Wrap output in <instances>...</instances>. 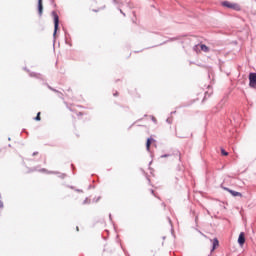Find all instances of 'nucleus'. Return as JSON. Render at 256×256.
Returning <instances> with one entry per match:
<instances>
[{"instance_id": "7", "label": "nucleus", "mask_w": 256, "mask_h": 256, "mask_svg": "<svg viewBox=\"0 0 256 256\" xmlns=\"http://www.w3.org/2000/svg\"><path fill=\"white\" fill-rule=\"evenodd\" d=\"M152 143H155V139H153V138H148L147 139V142H146V149H147V151H150V149H151V144Z\"/></svg>"}, {"instance_id": "11", "label": "nucleus", "mask_w": 256, "mask_h": 256, "mask_svg": "<svg viewBox=\"0 0 256 256\" xmlns=\"http://www.w3.org/2000/svg\"><path fill=\"white\" fill-rule=\"evenodd\" d=\"M221 154L224 155L225 157H227V155H229V153H227V151H225V149H221Z\"/></svg>"}, {"instance_id": "12", "label": "nucleus", "mask_w": 256, "mask_h": 256, "mask_svg": "<svg viewBox=\"0 0 256 256\" xmlns=\"http://www.w3.org/2000/svg\"><path fill=\"white\" fill-rule=\"evenodd\" d=\"M40 173H49V172L47 171V169L43 168L40 170Z\"/></svg>"}, {"instance_id": "15", "label": "nucleus", "mask_w": 256, "mask_h": 256, "mask_svg": "<svg viewBox=\"0 0 256 256\" xmlns=\"http://www.w3.org/2000/svg\"><path fill=\"white\" fill-rule=\"evenodd\" d=\"M161 157H169V155H162Z\"/></svg>"}, {"instance_id": "10", "label": "nucleus", "mask_w": 256, "mask_h": 256, "mask_svg": "<svg viewBox=\"0 0 256 256\" xmlns=\"http://www.w3.org/2000/svg\"><path fill=\"white\" fill-rule=\"evenodd\" d=\"M35 121H41V112L37 113V116L35 117Z\"/></svg>"}, {"instance_id": "4", "label": "nucleus", "mask_w": 256, "mask_h": 256, "mask_svg": "<svg viewBox=\"0 0 256 256\" xmlns=\"http://www.w3.org/2000/svg\"><path fill=\"white\" fill-rule=\"evenodd\" d=\"M201 49V51H203L204 53H209V47H207V45L205 44H200V45H196L194 46V51H197V49Z\"/></svg>"}, {"instance_id": "3", "label": "nucleus", "mask_w": 256, "mask_h": 256, "mask_svg": "<svg viewBox=\"0 0 256 256\" xmlns=\"http://www.w3.org/2000/svg\"><path fill=\"white\" fill-rule=\"evenodd\" d=\"M249 86L255 89L256 87V73L249 74Z\"/></svg>"}, {"instance_id": "9", "label": "nucleus", "mask_w": 256, "mask_h": 256, "mask_svg": "<svg viewBox=\"0 0 256 256\" xmlns=\"http://www.w3.org/2000/svg\"><path fill=\"white\" fill-rule=\"evenodd\" d=\"M216 247H219V240H217V238H215L213 240V248H212V250L215 251Z\"/></svg>"}, {"instance_id": "6", "label": "nucleus", "mask_w": 256, "mask_h": 256, "mask_svg": "<svg viewBox=\"0 0 256 256\" xmlns=\"http://www.w3.org/2000/svg\"><path fill=\"white\" fill-rule=\"evenodd\" d=\"M238 243L239 245H245V233L241 232L238 237Z\"/></svg>"}, {"instance_id": "13", "label": "nucleus", "mask_w": 256, "mask_h": 256, "mask_svg": "<svg viewBox=\"0 0 256 256\" xmlns=\"http://www.w3.org/2000/svg\"><path fill=\"white\" fill-rule=\"evenodd\" d=\"M117 96H119V93H117V92L114 93V97H117Z\"/></svg>"}, {"instance_id": "8", "label": "nucleus", "mask_w": 256, "mask_h": 256, "mask_svg": "<svg viewBox=\"0 0 256 256\" xmlns=\"http://www.w3.org/2000/svg\"><path fill=\"white\" fill-rule=\"evenodd\" d=\"M38 13L43 15V0H38Z\"/></svg>"}, {"instance_id": "5", "label": "nucleus", "mask_w": 256, "mask_h": 256, "mask_svg": "<svg viewBox=\"0 0 256 256\" xmlns=\"http://www.w3.org/2000/svg\"><path fill=\"white\" fill-rule=\"evenodd\" d=\"M226 191H228V193L232 194L233 197H243V194H241V192H237V191L231 190L229 188H226Z\"/></svg>"}, {"instance_id": "2", "label": "nucleus", "mask_w": 256, "mask_h": 256, "mask_svg": "<svg viewBox=\"0 0 256 256\" xmlns=\"http://www.w3.org/2000/svg\"><path fill=\"white\" fill-rule=\"evenodd\" d=\"M52 16L54 19V35L57 33V29H59V15H57V12L53 11Z\"/></svg>"}, {"instance_id": "14", "label": "nucleus", "mask_w": 256, "mask_h": 256, "mask_svg": "<svg viewBox=\"0 0 256 256\" xmlns=\"http://www.w3.org/2000/svg\"><path fill=\"white\" fill-rule=\"evenodd\" d=\"M3 207V202L0 200V208Z\"/></svg>"}, {"instance_id": "1", "label": "nucleus", "mask_w": 256, "mask_h": 256, "mask_svg": "<svg viewBox=\"0 0 256 256\" xmlns=\"http://www.w3.org/2000/svg\"><path fill=\"white\" fill-rule=\"evenodd\" d=\"M223 7H227V9H233L234 11H241V6L237 3H232L229 1L222 2Z\"/></svg>"}]
</instances>
